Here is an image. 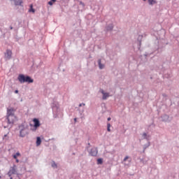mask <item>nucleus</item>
I'll list each match as a JSON object with an SVG mask.
<instances>
[{
  "label": "nucleus",
  "mask_w": 179,
  "mask_h": 179,
  "mask_svg": "<svg viewBox=\"0 0 179 179\" xmlns=\"http://www.w3.org/2000/svg\"><path fill=\"white\" fill-rule=\"evenodd\" d=\"M19 82L21 83H33L34 82V80H33L30 76H25L23 74H20L17 78Z\"/></svg>",
  "instance_id": "nucleus-1"
},
{
  "label": "nucleus",
  "mask_w": 179,
  "mask_h": 179,
  "mask_svg": "<svg viewBox=\"0 0 179 179\" xmlns=\"http://www.w3.org/2000/svg\"><path fill=\"white\" fill-rule=\"evenodd\" d=\"M8 124H13L15 121H16V116L14 115H8L7 117Z\"/></svg>",
  "instance_id": "nucleus-2"
},
{
  "label": "nucleus",
  "mask_w": 179,
  "mask_h": 179,
  "mask_svg": "<svg viewBox=\"0 0 179 179\" xmlns=\"http://www.w3.org/2000/svg\"><path fill=\"white\" fill-rule=\"evenodd\" d=\"M13 174H16V165H13L8 173L9 177H10Z\"/></svg>",
  "instance_id": "nucleus-3"
},
{
  "label": "nucleus",
  "mask_w": 179,
  "mask_h": 179,
  "mask_svg": "<svg viewBox=\"0 0 179 179\" xmlns=\"http://www.w3.org/2000/svg\"><path fill=\"white\" fill-rule=\"evenodd\" d=\"M4 55L6 59H10L12 58V50H7Z\"/></svg>",
  "instance_id": "nucleus-4"
},
{
  "label": "nucleus",
  "mask_w": 179,
  "mask_h": 179,
  "mask_svg": "<svg viewBox=\"0 0 179 179\" xmlns=\"http://www.w3.org/2000/svg\"><path fill=\"white\" fill-rule=\"evenodd\" d=\"M101 92L103 94V100H106L108 97H110V94L104 92V90H101Z\"/></svg>",
  "instance_id": "nucleus-5"
},
{
  "label": "nucleus",
  "mask_w": 179,
  "mask_h": 179,
  "mask_svg": "<svg viewBox=\"0 0 179 179\" xmlns=\"http://www.w3.org/2000/svg\"><path fill=\"white\" fill-rule=\"evenodd\" d=\"M33 122L34 123L35 128H38V127H40V121L38 119H34Z\"/></svg>",
  "instance_id": "nucleus-6"
},
{
  "label": "nucleus",
  "mask_w": 179,
  "mask_h": 179,
  "mask_svg": "<svg viewBox=\"0 0 179 179\" xmlns=\"http://www.w3.org/2000/svg\"><path fill=\"white\" fill-rule=\"evenodd\" d=\"M90 155H91V156H97V150L96 148H92Z\"/></svg>",
  "instance_id": "nucleus-7"
},
{
  "label": "nucleus",
  "mask_w": 179,
  "mask_h": 179,
  "mask_svg": "<svg viewBox=\"0 0 179 179\" xmlns=\"http://www.w3.org/2000/svg\"><path fill=\"white\" fill-rule=\"evenodd\" d=\"M15 2V5H22L23 3V1L22 0H13Z\"/></svg>",
  "instance_id": "nucleus-8"
},
{
  "label": "nucleus",
  "mask_w": 179,
  "mask_h": 179,
  "mask_svg": "<svg viewBox=\"0 0 179 179\" xmlns=\"http://www.w3.org/2000/svg\"><path fill=\"white\" fill-rule=\"evenodd\" d=\"M7 115H8V116H9V115H15V114L13 113V109H8L7 110Z\"/></svg>",
  "instance_id": "nucleus-9"
},
{
  "label": "nucleus",
  "mask_w": 179,
  "mask_h": 179,
  "mask_svg": "<svg viewBox=\"0 0 179 179\" xmlns=\"http://www.w3.org/2000/svg\"><path fill=\"white\" fill-rule=\"evenodd\" d=\"M41 145V138L40 137H37L36 146H40Z\"/></svg>",
  "instance_id": "nucleus-10"
},
{
  "label": "nucleus",
  "mask_w": 179,
  "mask_h": 179,
  "mask_svg": "<svg viewBox=\"0 0 179 179\" xmlns=\"http://www.w3.org/2000/svg\"><path fill=\"white\" fill-rule=\"evenodd\" d=\"M149 5H155V3H157L156 0H148Z\"/></svg>",
  "instance_id": "nucleus-11"
},
{
  "label": "nucleus",
  "mask_w": 179,
  "mask_h": 179,
  "mask_svg": "<svg viewBox=\"0 0 179 179\" xmlns=\"http://www.w3.org/2000/svg\"><path fill=\"white\" fill-rule=\"evenodd\" d=\"M98 64H99V66L100 69H103V68H104V65L101 64V59H99L98 61Z\"/></svg>",
  "instance_id": "nucleus-12"
},
{
  "label": "nucleus",
  "mask_w": 179,
  "mask_h": 179,
  "mask_svg": "<svg viewBox=\"0 0 179 179\" xmlns=\"http://www.w3.org/2000/svg\"><path fill=\"white\" fill-rule=\"evenodd\" d=\"M29 12H32V13H34V12H36V10L33 8V4L30 5V9L29 10Z\"/></svg>",
  "instance_id": "nucleus-13"
},
{
  "label": "nucleus",
  "mask_w": 179,
  "mask_h": 179,
  "mask_svg": "<svg viewBox=\"0 0 179 179\" xmlns=\"http://www.w3.org/2000/svg\"><path fill=\"white\" fill-rule=\"evenodd\" d=\"M19 156H20V152H16L15 155H14L13 156V159H17V157H19Z\"/></svg>",
  "instance_id": "nucleus-14"
},
{
  "label": "nucleus",
  "mask_w": 179,
  "mask_h": 179,
  "mask_svg": "<svg viewBox=\"0 0 179 179\" xmlns=\"http://www.w3.org/2000/svg\"><path fill=\"white\" fill-rule=\"evenodd\" d=\"M54 2H57V0H51L48 2V5H50V6H52V5L54 4Z\"/></svg>",
  "instance_id": "nucleus-15"
},
{
  "label": "nucleus",
  "mask_w": 179,
  "mask_h": 179,
  "mask_svg": "<svg viewBox=\"0 0 179 179\" xmlns=\"http://www.w3.org/2000/svg\"><path fill=\"white\" fill-rule=\"evenodd\" d=\"M107 127H108L107 131H108V132H111V129H110V128H111V124H110V123H108V124H107Z\"/></svg>",
  "instance_id": "nucleus-16"
},
{
  "label": "nucleus",
  "mask_w": 179,
  "mask_h": 179,
  "mask_svg": "<svg viewBox=\"0 0 179 179\" xmlns=\"http://www.w3.org/2000/svg\"><path fill=\"white\" fill-rule=\"evenodd\" d=\"M97 164H103V159H101V158L98 159Z\"/></svg>",
  "instance_id": "nucleus-17"
},
{
  "label": "nucleus",
  "mask_w": 179,
  "mask_h": 179,
  "mask_svg": "<svg viewBox=\"0 0 179 179\" xmlns=\"http://www.w3.org/2000/svg\"><path fill=\"white\" fill-rule=\"evenodd\" d=\"M143 136L144 139H146V136H148V134H146V133H143Z\"/></svg>",
  "instance_id": "nucleus-18"
},
{
  "label": "nucleus",
  "mask_w": 179,
  "mask_h": 179,
  "mask_svg": "<svg viewBox=\"0 0 179 179\" xmlns=\"http://www.w3.org/2000/svg\"><path fill=\"white\" fill-rule=\"evenodd\" d=\"M128 159H129V157L128 156L125 157L124 159V162H127V160H128Z\"/></svg>",
  "instance_id": "nucleus-19"
},
{
  "label": "nucleus",
  "mask_w": 179,
  "mask_h": 179,
  "mask_svg": "<svg viewBox=\"0 0 179 179\" xmlns=\"http://www.w3.org/2000/svg\"><path fill=\"white\" fill-rule=\"evenodd\" d=\"M52 167H57V164H55V162H53V164H52Z\"/></svg>",
  "instance_id": "nucleus-20"
},
{
  "label": "nucleus",
  "mask_w": 179,
  "mask_h": 179,
  "mask_svg": "<svg viewBox=\"0 0 179 179\" xmlns=\"http://www.w3.org/2000/svg\"><path fill=\"white\" fill-rule=\"evenodd\" d=\"M82 106H85V103H80V104L79 105V107H82Z\"/></svg>",
  "instance_id": "nucleus-21"
},
{
  "label": "nucleus",
  "mask_w": 179,
  "mask_h": 179,
  "mask_svg": "<svg viewBox=\"0 0 179 179\" xmlns=\"http://www.w3.org/2000/svg\"><path fill=\"white\" fill-rule=\"evenodd\" d=\"M15 94L19 93V90H16L15 91Z\"/></svg>",
  "instance_id": "nucleus-22"
},
{
  "label": "nucleus",
  "mask_w": 179,
  "mask_h": 179,
  "mask_svg": "<svg viewBox=\"0 0 179 179\" xmlns=\"http://www.w3.org/2000/svg\"><path fill=\"white\" fill-rule=\"evenodd\" d=\"M6 136H8V134L4 135V137L3 138V139H5V138H6Z\"/></svg>",
  "instance_id": "nucleus-23"
},
{
  "label": "nucleus",
  "mask_w": 179,
  "mask_h": 179,
  "mask_svg": "<svg viewBox=\"0 0 179 179\" xmlns=\"http://www.w3.org/2000/svg\"><path fill=\"white\" fill-rule=\"evenodd\" d=\"M108 121H111V117H108Z\"/></svg>",
  "instance_id": "nucleus-24"
},
{
  "label": "nucleus",
  "mask_w": 179,
  "mask_h": 179,
  "mask_svg": "<svg viewBox=\"0 0 179 179\" xmlns=\"http://www.w3.org/2000/svg\"><path fill=\"white\" fill-rule=\"evenodd\" d=\"M15 160H16V163H19V160L17 159V158L15 159Z\"/></svg>",
  "instance_id": "nucleus-25"
},
{
  "label": "nucleus",
  "mask_w": 179,
  "mask_h": 179,
  "mask_svg": "<svg viewBox=\"0 0 179 179\" xmlns=\"http://www.w3.org/2000/svg\"><path fill=\"white\" fill-rule=\"evenodd\" d=\"M75 122H76V118L74 119Z\"/></svg>",
  "instance_id": "nucleus-26"
},
{
  "label": "nucleus",
  "mask_w": 179,
  "mask_h": 179,
  "mask_svg": "<svg viewBox=\"0 0 179 179\" xmlns=\"http://www.w3.org/2000/svg\"><path fill=\"white\" fill-rule=\"evenodd\" d=\"M12 29H13V27H10V29L12 30Z\"/></svg>",
  "instance_id": "nucleus-27"
},
{
  "label": "nucleus",
  "mask_w": 179,
  "mask_h": 179,
  "mask_svg": "<svg viewBox=\"0 0 179 179\" xmlns=\"http://www.w3.org/2000/svg\"><path fill=\"white\" fill-rule=\"evenodd\" d=\"M143 1H146V0H143Z\"/></svg>",
  "instance_id": "nucleus-28"
}]
</instances>
